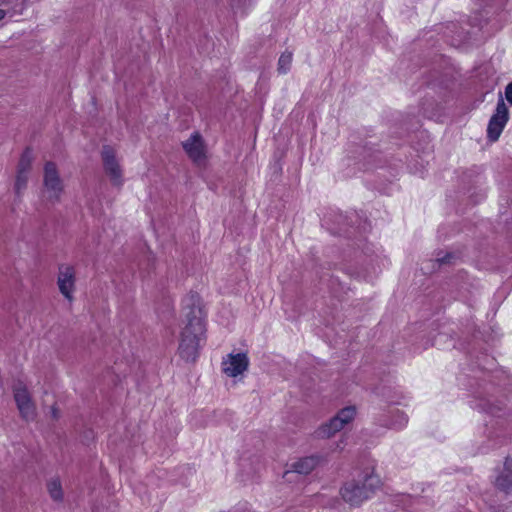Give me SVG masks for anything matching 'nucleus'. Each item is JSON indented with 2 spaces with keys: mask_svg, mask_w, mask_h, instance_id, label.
Returning <instances> with one entry per match:
<instances>
[{
  "mask_svg": "<svg viewBox=\"0 0 512 512\" xmlns=\"http://www.w3.org/2000/svg\"><path fill=\"white\" fill-rule=\"evenodd\" d=\"M183 317L184 327L178 351L182 359L194 362L199 355L206 332L203 303L197 293H191L184 299Z\"/></svg>",
  "mask_w": 512,
  "mask_h": 512,
  "instance_id": "obj_1",
  "label": "nucleus"
},
{
  "mask_svg": "<svg viewBox=\"0 0 512 512\" xmlns=\"http://www.w3.org/2000/svg\"><path fill=\"white\" fill-rule=\"evenodd\" d=\"M379 476L373 471H365L356 479L346 482L340 490L343 500L351 506H359L379 487Z\"/></svg>",
  "mask_w": 512,
  "mask_h": 512,
  "instance_id": "obj_2",
  "label": "nucleus"
},
{
  "mask_svg": "<svg viewBox=\"0 0 512 512\" xmlns=\"http://www.w3.org/2000/svg\"><path fill=\"white\" fill-rule=\"evenodd\" d=\"M101 159L105 174L112 185L121 187L123 184V172L116 156V151L109 145H104L101 150Z\"/></svg>",
  "mask_w": 512,
  "mask_h": 512,
  "instance_id": "obj_3",
  "label": "nucleus"
},
{
  "mask_svg": "<svg viewBox=\"0 0 512 512\" xmlns=\"http://www.w3.org/2000/svg\"><path fill=\"white\" fill-rule=\"evenodd\" d=\"M44 193L50 202H57L63 191V182L57 167L53 162H47L44 167Z\"/></svg>",
  "mask_w": 512,
  "mask_h": 512,
  "instance_id": "obj_4",
  "label": "nucleus"
},
{
  "mask_svg": "<svg viewBox=\"0 0 512 512\" xmlns=\"http://www.w3.org/2000/svg\"><path fill=\"white\" fill-rule=\"evenodd\" d=\"M355 416V409L353 407H346L338 412L329 422L321 425L316 431L317 436L320 438H330L336 432L340 431L346 424H348Z\"/></svg>",
  "mask_w": 512,
  "mask_h": 512,
  "instance_id": "obj_5",
  "label": "nucleus"
},
{
  "mask_svg": "<svg viewBox=\"0 0 512 512\" xmlns=\"http://www.w3.org/2000/svg\"><path fill=\"white\" fill-rule=\"evenodd\" d=\"M509 118L508 108L503 99L497 103L495 113L490 118L487 127V136L491 141L498 140Z\"/></svg>",
  "mask_w": 512,
  "mask_h": 512,
  "instance_id": "obj_6",
  "label": "nucleus"
},
{
  "mask_svg": "<svg viewBox=\"0 0 512 512\" xmlns=\"http://www.w3.org/2000/svg\"><path fill=\"white\" fill-rule=\"evenodd\" d=\"M13 393L21 417L26 421L33 420L35 417V405L27 388L22 384H17L13 388Z\"/></svg>",
  "mask_w": 512,
  "mask_h": 512,
  "instance_id": "obj_7",
  "label": "nucleus"
},
{
  "mask_svg": "<svg viewBox=\"0 0 512 512\" xmlns=\"http://www.w3.org/2000/svg\"><path fill=\"white\" fill-rule=\"evenodd\" d=\"M249 360L245 353L229 354L222 361V370L230 377H236L248 369Z\"/></svg>",
  "mask_w": 512,
  "mask_h": 512,
  "instance_id": "obj_8",
  "label": "nucleus"
},
{
  "mask_svg": "<svg viewBox=\"0 0 512 512\" xmlns=\"http://www.w3.org/2000/svg\"><path fill=\"white\" fill-rule=\"evenodd\" d=\"M57 284L62 295L68 300H72V292L75 287V271L72 266L61 265L59 267Z\"/></svg>",
  "mask_w": 512,
  "mask_h": 512,
  "instance_id": "obj_9",
  "label": "nucleus"
},
{
  "mask_svg": "<svg viewBox=\"0 0 512 512\" xmlns=\"http://www.w3.org/2000/svg\"><path fill=\"white\" fill-rule=\"evenodd\" d=\"M322 458L317 455L307 456L299 459L291 465V470L287 471L285 475H288L290 472H296L301 475H307L312 472L316 466H318L321 462Z\"/></svg>",
  "mask_w": 512,
  "mask_h": 512,
  "instance_id": "obj_10",
  "label": "nucleus"
},
{
  "mask_svg": "<svg viewBox=\"0 0 512 512\" xmlns=\"http://www.w3.org/2000/svg\"><path fill=\"white\" fill-rule=\"evenodd\" d=\"M183 148L193 161H199L204 157V147L201 136L198 133L193 134L183 143Z\"/></svg>",
  "mask_w": 512,
  "mask_h": 512,
  "instance_id": "obj_11",
  "label": "nucleus"
},
{
  "mask_svg": "<svg viewBox=\"0 0 512 512\" xmlns=\"http://www.w3.org/2000/svg\"><path fill=\"white\" fill-rule=\"evenodd\" d=\"M495 485L498 489L509 494L512 492V460L506 459L504 468L496 478Z\"/></svg>",
  "mask_w": 512,
  "mask_h": 512,
  "instance_id": "obj_12",
  "label": "nucleus"
},
{
  "mask_svg": "<svg viewBox=\"0 0 512 512\" xmlns=\"http://www.w3.org/2000/svg\"><path fill=\"white\" fill-rule=\"evenodd\" d=\"M47 489H48V492L50 494V497L54 501H62V499H63V491H62V487H61V483H60L59 479H57V478L51 479L47 483Z\"/></svg>",
  "mask_w": 512,
  "mask_h": 512,
  "instance_id": "obj_13",
  "label": "nucleus"
},
{
  "mask_svg": "<svg viewBox=\"0 0 512 512\" xmlns=\"http://www.w3.org/2000/svg\"><path fill=\"white\" fill-rule=\"evenodd\" d=\"M33 156L32 151L30 148H26V150L21 155V158L19 160L18 166H17V172L19 173H29V170L31 168Z\"/></svg>",
  "mask_w": 512,
  "mask_h": 512,
  "instance_id": "obj_14",
  "label": "nucleus"
},
{
  "mask_svg": "<svg viewBox=\"0 0 512 512\" xmlns=\"http://www.w3.org/2000/svg\"><path fill=\"white\" fill-rule=\"evenodd\" d=\"M291 63L292 53L288 51L282 53L278 60V71L280 73H286L290 69Z\"/></svg>",
  "mask_w": 512,
  "mask_h": 512,
  "instance_id": "obj_15",
  "label": "nucleus"
},
{
  "mask_svg": "<svg viewBox=\"0 0 512 512\" xmlns=\"http://www.w3.org/2000/svg\"><path fill=\"white\" fill-rule=\"evenodd\" d=\"M27 182H28V174L17 172L14 189H15V193L18 197L21 195L22 191L26 189Z\"/></svg>",
  "mask_w": 512,
  "mask_h": 512,
  "instance_id": "obj_16",
  "label": "nucleus"
},
{
  "mask_svg": "<svg viewBox=\"0 0 512 512\" xmlns=\"http://www.w3.org/2000/svg\"><path fill=\"white\" fill-rule=\"evenodd\" d=\"M456 258V255L454 253H445L444 255H442V252H439L437 254V258H436V262L439 264V265H449V264H452L453 263V260Z\"/></svg>",
  "mask_w": 512,
  "mask_h": 512,
  "instance_id": "obj_17",
  "label": "nucleus"
},
{
  "mask_svg": "<svg viewBox=\"0 0 512 512\" xmlns=\"http://www.w3.org/2000/svg\"><path fill=\"white\" fill-rule=\"evenodd\" d=\"M407 423V417L404 413H399L398 415V420L397 421H394L392 426L397 428V427H402L403 425H405Z\"/></svg>",
  "mask_w": 512,
  "mask_h": 512,
  "instance_id": "obj_18",
  "label": "nucleus"
},
{
  "mask_svg": "<svg viewBox=\"0 0 512 512\" xmlns=\"http://www.w3.org/2000/svg\"><path fill=\"white\" fill-rule=\"evenodd\" d=\"M505 97L507 101L512 104V82L509 83L505 88Z\"/></svg>",
  "mask_w": 512,
  "mask_h": 512,
  "instance_id": "obj_19",
  "label": "nucleus"
},
{
  "mask_svg": "<svg viewBox=\"0 0 512 512\" xmlns=\"http://www.w3.org/2000/svg\"><path fill=\"white\" fill-rule=\"evenodd\" d=\"M51 413H52L53 418H55V419L58 418V410H57V408L52 407Z\"/></svg>",
  "mask_w": 512,
  "mask_h": 512,
  "instance_id": "obj_20",
  "label": "nucleus"
},
{
  "mask_svg": "<svg viewBox=\"0 0 512 512\" xmlns=\"http://www.w3.org/2000/svg\"><path fill=\"white\" fill-rule=\"evenodd\" d=\"M6 16V11L3 9H0V20L4 19Z\"/></svg>",
  "mask_w": 512,
  "mask_h": 512,
  "instance_id": "obj_21",
  "label": "nucleus"
}]
</instances>
